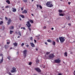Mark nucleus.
I'll return each instance as SVG.
<instances>
[{"label":"nucleus","mask_w":75,"mask_h":75,"mask_svg":"<svg viewBox=\"0 0 75 75\" xmlns=\"http://www.w3.org/2000/svg\"><path fill=\"white\" fill-rule=\"evenodd\" d=\"M18 38H20V36H18Z\"/></svg>","instance_id":"nucleus-56"},{"label":"nucleus","mask_w":75,"mask_h":75,"mask_svg":"<svg viewBox=\"0 0 75 75\" xmlns=\"http://www.w3.org/2000/svg\"><path fill=\"white\" fill-rule=\"evenodd\" d=\"M31 64H32V63L31 62H30L29 63V65H31Z\"/></svg>","instance_id":"nucleus-36"},{"label":"nucleus","mask_w":75,"mask_h":75,"mask_svg":"<svg viewBox=\"0 0 75 75\" xmlns=\"http://www.w3.org/2000/svg\"><path fill=\"white\" fill-rule=\"evenodd\" d=\"M59 39L61 43H63L64 42V41H65V39L62 37H59Z\"/></svg>","instance_id":"nucleus-3"},{"label":"nucleus","mask_w":75,"mask_h":75,"mask_svg":"<svg viewBox=\"0 0 75 75\" xmlns=\"http://www.w3.org/2000/svg\"><path fill=\"white\" fill-rule=\"evenodd\" d=\"M74 73H75V71H74Z\"/></svg>","instance_id":"nucleus-62"},{"label":"nucleus","mask_w":75,"mask_h":75,"mask_svg":"<svg viewBox=\"0 0 75 75\" xmlns=\"http://www.w3.org/2000/svg\"><path fill=\"white\" fill-rule=\"evenodd\" d=\"M18 33L19 34V35H20V36H21V33H20V32L19 31L18 32Z\"/></svg>","instance_id":"nucleus-30"},{"label":"nucleus","mask_w":75,"mask_h":75,"mask_svg":"<svg viewBox=\"0 0 75 75\" xmlns=\"http://www.w3.org/2000/svg\"><path fill=\"white\" fill-rule=\"evenodd\" d=\"M13 32H13V31L10 30V34H12V33H13Z\"/></svg>","instance_id":"nucleus-28"},{"label":"nucleus","mask_w":75,"mask_h":75,"mask_svg":"<svg viewBox=\"0 0 75 75\" xmlns=\"http://www.w3.org/2000/svg\"><path fill=\"white\" fill-rule=\"evenodd\" d=\"M8 74H9V75H11V74L10 73V72H9L8 73Z\"/></svg>","instance_id":"nucleus-46"},{"label":"nucleus","mask_w":75,"mask_h":75,"mask_svg":"<svg viewBox=\"0 0 75 75\" xmlns=\"http://www.w3.org/2000/svg\"><path fill=\"white\" fill-rule=\"evenodd\" d=\"M59 16H64V15L62 13H60L59 14Z\"/></svg>","instance_id":"nucleus-29"},{"label":"nucleus","mask_w":75,"mask_h":75,"mask_svg":"<svg viewBox=\"0 0 75 75\" xmlns=\"http://www.w3.org/2000/svg\"><path fill=\"white\" fill-rule=\"evenodd\" d=\"M36 51H38V49H36Z\"/></svg>","instance_id":"nucleus-59"},{"label":"nucleus","mask_w":75,"mask_h":75,"mask_svg":"<svg viewBox=\"0 0 75 75\" xmlns=\"http://www.w3.org/2000/svg\"><path fill=\"white\" fill-rule=\"evenodd\" d=\"M10 49V50H11V49H12V47H11Z\"/></svg>","instance_id":"nucleus-58"},{"label":"nucleus","mask_w":75,"mask_h":75,"mask_svg":"<svg viewBox=\"0 0 75 75\" xmlns=\"http://www.w3.org/2000/svg\"><path fill=\"white\" fill-rule=\"evenodd\" d=\"M34 1V0H32V1Z\"/></svg>","instance_id":"nucleus-60"},{"label":"nucleus","mask_w":75,"mask_h":75,"mask_svg":"<svg viewBox=\"0 0 75 75\" xmlns=\"http://www.w3.org/2000/svg\"><path fill=\"white\" fill-rule=\"evenodd\" d=\"M21 10H22V11H23V8H21Z\"/></svg>","instance_id":"nucleus-50"},{"label":"nucleus","mask_w":75,"mask_h":75,"mask_svg":"<svg viewBox=\"0 0 75 75\" xmlns=\"http://www.w3.org/2000/svg\"><path fill=\"white\" fill-rule=\"evenodd\" d=\"M45 44H46V45H47L48 44V43L47 42H45Z\"/></svg>","instance_id":"nucleus-49"},{"label":"nucleus","mask_w":75,"mask_h":75,"mask_svg":"<svg viewBox=\"0 0 75 75\" xmlns=\"http://www.w3.org/2000/svg\"><path fill=\"white\" fill-rule=\"evenodd\" d=\"M14 28V27L13 26H12L10 27V29H11V30H13V29Z\"/></svg>","instance_id":"nucleus-22"},{"label":"nucleus","mask_w":75,"mask_h":75,"mask_svg":"<svg viewBox=\"0 0 75 75\" xmlns=\"http://www.w3.org/2000/svg\"><path fill=\"white\" fill-rule=\"evenodd\" d=\"M68 25H69V27H71V23H69V24H68Z\"/></svg>","instance_id":"nucleus-38"},{"label":"nucleus","mask_w":75,"mask_h":75,"mask_svg":"<svg viewBox=\"0 0 75 75\" xmlns=\"http://www.w3.org/2000/svg\"><path fill=\"white\" fill-rule=\"evenodd\" d=\"M29 21L30 22V23H34V21H33V20H30Z\"/></svg>","instance_id":"nucleus-21"},{"label":"nucleus","mask_w":75,"mask_h":75,"mask_svg":"<svg viewBox=\"0 0 75 75\" xmlns=\"http://www.w3.org/2000/svg\"><path fill=\"white\" fill-rule=\"evenodd\" d=\"M24 44L23 43H22V44L21 45V46H24Z\"/></svg>","instance_id":"nucleus-42"},{"label":"nucleus","mask_w":75,"mask_h":75,"mask_svg":"<svg viewBox=\"0 0 75 75\" xmlns=\"http://www.w3.org/2000/svg\"><path fill=\"white\" fill-rule=\"evenodd\" d=\"M33 37H31L30 38V40H31V41H33Z\"/></svg>","instance_id":"nucleus-25"},{"label":"nucleus","mask_w":75,"mask_h":75,"mask_svg":"<svg viewBox=\"0 0 75 75\" xmlns=\"http://www.w3.org/2000/svg\"><path fill=\"white\" fill-rule=\"evenodd\" d=\"M28 28L29 30L30 31H31V28H30V27H28Z\"/></svg>","instance_id":"nucleus-41"},{"label":"nucleus","mask_w":75,"mask_h":75,"mask_svg":"<svg viewBox=\"0 0 75 75\" xmlns=\"http://www.w3.org/2000/svg\"><path fill=\"white\" fill-rule=\"evenodd\" d=\"M46 6L49 7H53V5L51 4V2L50 1L47 2L46 3Z\"/></svg>","instance_id":"nucleus-1"},{"label":"nucleus","mask_w":75,"mask_h":75,"mask_svg":"<svg viewBox=\"0 0 75 75\" xmlns=\"http://www.w3.org/2000/svg\"><path fill=\"white\" fill-rule=\"evenodd\" d=\"M5 48L6 49H7L8 48V46L7 45H5Z\"/></svg>","instance_id":"nucleus-19"},{"label":"nucleus","mask_w":75,"mask_h":75,"mask_svg":"<svg viewBox=\"0 0 75 75\" xmlns=\"http://www.w3.org/2000/svg\"><path fill=\"white\" fill-rule=\"evenodd\" d=\"M31 15L32 16H34V14H32Z\"/></svg>","instance_id":"nucleus-57"},{"label":"nucleus","mask_w":75,"mask_h":75,"mask_svg":"<svg viewBox=\"0 0 75 75\" xmlns=\"http://www.w3.org/2000/svg\"><path fill=\"white\" fill-rule=\"evenodd\" d=\"M50 52H47L46 53V54L47 55H48V54H50Z\"/></svg>","instance_id":"nucleus-37"},{"label":"nucleus","mask_w":75,"mask_h":75,"mask_svg":"<svg viewBox=\"0 0 75 75\" xmlns=\"http://www.w3.org/2000/svg\"><path fill=\"white\" fill-rule=\"evenodd\" d=\"M0 56H1L2 57V56H3V54H0Z\"/></svg>","instance_id":"nucleus-45"},{"label":"nucleus","mask_w":75,"mask_h":75,"mask_svg":"<svg viewBox=\"0 0 75 75\" xmlns=\"http://www.w3.org/2000/svg\"><path fill=\"white\" fill-rule=\"evenodd\" d=\"M8 58L9 59V60H10V58H11V57L8 56Z\"/></svg>","instance_id":"nucleus-31"},{"label":"nucleus","mask_w":75,"mask_h":75,"mask_svg":"<svg viewBox=\"0 0 75 75\" xmlns=\"http://www.w3.org/2000/svg\"><path fill=\"white\" fill-rule=\"evenodd\" d=\"M36 6L37 7V8H38L39 7V5L38 4Z\"/></svg>","instance_id":"nucleus-40"},{"label":"nucleus","mask_w":75,"mask_h":75,"mask_svg":"<svg viewBox=\"0 0 75 75\" xmlns=\"http://www.w3.org/2000/svg\"><path fill=\"white\" fill-rule=\"evenodd\" d=\"M3 62V57L2 56V59H1V60L0 62V63H2Z\"/></svg>","instance_id":"nucleus-15"},{"label":"nucleus","mask_w":75,"mask_h":75,"mask_svg":"<svg viewBox=\"0 0 75 75\" xmlns=\"http://www.w3.org/2000/svg\"><path fill=\"white\" fill-rule=\"evenodd\" d=\"M35 70L37 72H41V70L40 69L38 68H35Z\"/></svg>","instance_id":"nucleus-8"},{"label":"nucleus","mask_w":75,"mask_h":75,"mask_svg":"<svg viewBox=\"0 0 75 75\" xmlns=\"http://www.w3.org/2000/svg\"><path fill=\"white\" fill-rule=\"evenodd\" d=\"M27 23L26 24V25L28 27H30L31 26V24L30 23V21H28L27 22Z\"/></svg>","instance_id":"nucleus-5"},{"label":"nucleus","mask_w":75,"mask_h":75,"mask_svg":"<svg viewBox=\"0 0 75 75\" xmlns=\"http://www.w3.org/2000/svg\"><path fill=\"white\" fill-rule=\"evenodd\" d=\"M34 41L35 43H36L37 42V40H34Z\"/></svg>","instance_id":"nucleus-43"},{"label":"nucleus","mask_w":75,"mask_h":75,"mask_svg":"<svg viewBox=\"0 0 75 75\" xmlns=\"http://www.w3.org/2000/svg\"><path fill=\"white\" fill-rule=\"evenodd\" d=\"M21 16L22 17V18H24V15H21Z\"/></svg>","instance_id":"nucleus-24"},{"label":"nucleus","mask_w":75,"mask_h":75,"mask_svg":"<svg viewBox=\"0 0 75 75\" xmlns=\"http://www.w3.org/2000/svg\"><path fill=\"white\" fill-rule=\"evenodd\" d=\"M23 1L25 3H26V2H27V0H23Z\"/></svg>","instance_id":"nucleus-34"},{"label":"nucleus","mask_w":75,"mask_h":75,"mask_svg":"<svg viewBox=\"0 0 75 75\" xmlns=\"http://www.w3.org/2000/svg\"><path fill=\"white\" fill-rule=\"evenodd\" d=\"M59 13H62V10H59Z\"/></svg>","instance_id":"nucleus-26"},{"label":"nucleus","mask_w":75,"mask_h":75,"mask_svg":"<svg viewBox=\"0 0 75 75\" xmlns=\"http://www.w3.org/2000/svg\"><path fill=\"white\" fill-rule=\"evenodd\" d=\"M30 43L32 47H35V45H34V43L30 42Z\"/></svg>","instance_id":"nucleus-10"},{"label":"nucleus","mask_w":75,"mask_h":75,"mask_svg":"<svg viewBox=\"0 0 75 75\" xmlns=\"http://www.w3.org/2000/svg\"><path fill=\"white\" fill-rule=\"evenodd\" d=\"M47 41L48 42H52V40L50 39H48L47 40Z\"/></svg>","instance_id":"nucleus-17"},{"label":"nucleus","mask_w":75,"mask_h":75,"mask_svg":"<svg viewBox=\"0 0 75 75\" xmlns=\"http://www.w3.org/2000/svg\"><path fill=\"white\" fill-rule=\"evenodd\" d=\"M68 3V4H69V5H70V4H71V2H69Z\"/></svg>","instance_id":"nucleus-48"},{"label":"nucleus","mask_w":75,"mask_h":75,"mask_svg":"<svg viewBox=\"0 0 75 75\" xmlns=\"http://www.w3.org/2000/svg\"><path fill=\"white\" fill-rule=\"evenodd\" d=\"M23 30H25V28H23Z\"/></svg>","instance_id":"nucleus-54"},{"label":"nucleus","mask_w":75,"mask_h":75,"mask_svg":"<svg viewBox=\"0 0 75 75\" xmlns=\"http://www.w3.org/2000/svg\"><path fill=\"white\" fill-rule=\"evenodd\" d=\"M22 13L26 14V13H27V11L26 10H24L23 11H22Z\"/></svg>","instance_id":"nucleus-13"},{"label":"nucleus","mask_w":75,"mask_h":75,"mask_svg":"<svg viewBox=\"0 0 75 75\" xmlns=\"http://www.w3.org/2000/svg\"><path fill=\"white\" fill-rule=\"evenodd\" d=\"M12 11L13 12H15V11H16V9L15 8H12Z\"/></svg>","instance_id":"nucleus-11"},{"label":"nucleus","mask_w":75,"mask_h":75,"mask_svg":"<svg viewBox=\"0 0 75 75\" xmlns=\"http://www.w3.org/2000/svg\"><path fill=\"white\" fill-rule=\"evenodd\" d=\"M12 21L11 20V19L10 18H9L8 19V24H10V23Z\"/></svg>","instance_id":"nucleus-9"},{"label":"nucleus","mask_w":75,"mask_h":75,"mask_svg":"<svg viewBox=\"0 0 75 75\" xmlns=\"http://www.w3.org/2000/svg\"><path fill=\"white\" fill-rule=\"evenodd\" d=\"M1 8H4V6L2 7Z\"/></svg>","instance_id":"nucleus-61"},{"label":"nucleus","mask_w":75,"mask_h":75,"mask_svg":"<svg viewBox=\"0 0 75 75\" xmlns=\"http://www.w3.org/2000/svg\"><path fill=\"white\" fill-rule=\"evenodd\" d=\"M26 47H29V45H26Z\"/></svg>","instance_id":"nucleus-53"},{"label":"nucleus","mask_w":75,"mask_h":75,"mask_svg":"<svg viewBox=\"0 0 75 75\" xmlns=\"http://www.w3.org/2000/svg\"><path fill=\"white\" fill-rule=\"evenodd\" d=\"M5 19L6 20V21L8 20V18L6 17H5Z\"/></svg>","instance_id":"nucleus-35"},{"label":"nucleus","mask_w":75,"mask_h":75,"mask_svg":"<svg viewBox=\"0 0 75 75\" xmlns=\"http://www.w3.org/2000/svg\"><path fill=\"white\" fill-rule=\"evenodd\" d=\"M27 50H25L23 51V54L24 58H25L27 56Z\"/></svg>","instance_id":"nucleus-2"},{"label":"nucleus","mask_w":75,"mask_h":75,"mask_svg":"<svg viewBox=\"0 0 75 75\" xmlns=\"http://www.w3.org/2000/svg\"><path fill=\"white\" fill-rule=\"evenodd\" d=\"M74 75H75V73H74Z\"/></svg>","instance_id":"nucleus-63"},{"label":"nucleus","mask_w":75,"mask_h":75,"mask_svg":"<svg viewBox=\"0 0 75 75\" xmlns=\"http://www.w3.org/2000/svg\"><path fill=\"white\" fill-rule=\"evenodd\" d=\"M52 30H54V28H52Z\"/></svg>","instance_id":"nucleus-55"},{"label":"nucleus","mask_w":75,"mask_h":75,"mask_svg":"<svg viewBox=\"0 0 75 75\" xmlns=\"http://www.w3.org/2000/svg\"><path fill=\"white\" fill-rule=\"evenodd\" d=\"M13 45L15 47H17V43L15 42L14 43H13Z\"/></svg>","instance_id":"nucleus-18"},{"label":"nucleus","mask_w":75,"mask_h":75,"mask_svg":"<svg viewBox=\"0 0 75 75\" xmlns=\"http://www.w3.org/2000/svg\"><path fill=\"white\" fill-rule=\"evenodd\" d=\"M39 61L38 59H37L36 60V62L37 64H38V63H39Z\"/></svg>","instance_id":"nucleus-23"},{"label":"nucleus","mask_w":75,"mask_h":75,"mask_svg":"<svg viewBox=\"0 0 75 75\" xmlns=\"http://www.w3.org/2000/svg\"><path fill=\"white\" fill-rule=\"evenodd\" d=\"M64 55L65 57H67V56H68V54H67V52H65L64 53Z\"/></svg>","instance_id":"nucleus-14"},{"label":"nucleus","mask_w":75,"mask_h":75,"mask_svg":"<svg viewBox=\"0 0 75 75\" xmlns=\"http://www.w3.org/2000/svg\"><path fill=\"white\" fill-rule=\"evenodd\" d=\"M46 28V26H44L43 27V29H45Z\"/></svg>","instance_id":"nucleus-44"},{"label":"nucleus","mask_w":75,"mask_h":75,"mask_svg":"<svg viewBox=\"0 0 75 75\" xmlns=\"http://www.w3.org/2000/svg\"><path fill=\"white\" fill-rule=\"evenodd\" d=\"M54 62L55 63H57L59 64L61 62V60L59 59H57L54 60Z\"/></svg>","instance_id":"nucleus-4"},{"label":"nucleus","mask_w":75,"mask_h":75,"mask_svg":"<svg viewBox=\"0 0 75 75\" xmlns=\"http://www.w3.org/2000/svg\"><path fill=\"white\" fill-rule=\"evenodd\" d=\"M59 65H61V64H59L57 65V66L58 67V66H59Z\"/></svg>","instance_id":"nucleus-52"},{"label":"nucleus","mask_w":75,"mask_h":75,"mask_svg":"<svg viewBox=\"0 0 75 75\" xmlns=\"http://www.w3.org/2000/svg\"><path fill=\"white\" fill-rule=\"evenodd\" d=\"M52 44L53 45H55V42L53 41Z\"/></svg>","instance_id":"nucleus-20"},{"label":"nucleus","mask_w":75,"mask_h":75,"mask_svg":"<svg viewBox=\"0 0 75 75\" xmlns=\"http://www.w3.org/2000/svg\"><path fill=\"white\" fill-rule=\"evenodd\" d=\"M9 7V6H5L6 8H8Z\"/></svg>","instance_id":"nucleus-39"},{"label":"nucleus","mask_w":75,"mask_h":75,"mask_svg":"<svg viewBox=\"0 0 75 75\" xmlns=\"http://www.w3.org/2000/svg\"><path fill=\"white\" fill-rule=\"evenodd\" d=\"M56 41L57 42H59V39H58V38H57V39Z\"/></svg>","instance_id":"nucleus-27"},{"label":"nucleus","mask_w":75,"mask_h":75,"mask_svg":"<svg viewBox=\"0 0 75 75\" xmlns=\"http://www.w3.org/2000/svg\"><path fill=\"white\" fill-rule=\"evenodd\" d=\"M7 44L8 45L9 44H10V42H7Z\"/></svg>","instance_id":"nucleus-47"},{"label":"nucleus","mask_w":75,"mask_h":75,"mask_svg":"<svg viewBox=\"0 0 75 75\" xmlns=\"http://www.w3.org/2000/svg\"><path fill=\"white\" fill-rule=\"evenodd\" d=\"M12 70H11V72L12 73L13 72H15L16 71V69L14 67H13L12 69Z\"/></svg>","instance_id":"nucleus-7"},{"label":"nucleus","mask_w":75,"mask_h":75,"mask_svg":"<svg viewBox=\"0 0 75 75\" xmlns=\"http://www.w3.org/2000/svg\"><path fill=\"white\" fill-rule=\"evenodd\" d=\"M6 3H8V4H10V1L9 0H7L6 1Z\"/></svg>","instance_id":"nucleus-16"},{"label":"nucleus","mask_w":75,"mask_h":75,"mask_svg":"<svg viewBox=\"0 0 75 75\" xmlns=\"http://www.w3.org/2000/svg\"><path fill=\"white\" fill-rule=\"evenodd\" d=\"M49 57L50 58H53L54 57V55L53 54H50L49 55Z\"/></svg>","instance_id":"nucleus-6"},{"label":"nucleus","mask_w":75,"mask_h":75,"mask_svg":"<svg viewBox=\"0 0 75 75\" xmlns=\"http://www.w3.org/2000/svg\"><path fill=\"white\" fill-rule=\"evenodd\" d=\"M3 23V21H0V24H2Z\"/></svg>","instance_id":"nucleus-32"},{"label":"nucleus","mask_w":75,"mask_h":75,"mask_svg":"<svg viewBox=\"0 0 75 75\" xmlns=\"http://www.w3.org/2000/svg\"><path fill=\"white\" fill-rule=\"evenodd\" d=\"M39 7L41 9H42V6H41L40 5H39Z\"/></svg>","instance_id":"nucleus-33"},{"label":"nucleus","mask_w":75,"mask_h":75,"mask_svg":"<svg viewBox=\"0 0 75 75\" xmlns=\"http://www.w3.org/2000/svg\"><path fill=\"white\" fill-rule=\"evenodd\" d=\"M58 75H62V74H61V73H59Z\"/></svg>","instance_id":"nucleus-51"},{"label":"nucleus","mask_w":75,"mask_h":75,"mask_svg":"<svg viewBox=\"0 0 75 75\" xmlns=\"http://www.w3.org/2000/svg\"><path fill=\"white\" fill-rule=\"evenodd\" d=\"M66 18L67 20H70V18H69V16H66Z\"/></svg>","instance_id":"nucleus-12"},{"label":"nucleus","mask_w":75,"mask_h":75,"mask_svg":"<svg viewBox=\"0 0 75 75\" xmlns=\"http://www.w3.org/2000/svg\"><path fill=\"white\" fill-rule=\"evenodd\" d=\"M37 75V74H34V75Z\"/></svg>","instance_id":"nucleus-64"}]
</instances>
